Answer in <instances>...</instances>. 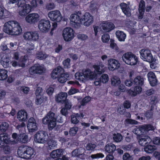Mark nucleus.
I'll return each mask as SVG.
<instances>
[{
	"mask_svg": "<svg viewBox=\"0 0 160 160\" xmlns=\"http://www.w3.org/2000/svg\"><path fill=\"white\" fill-rule=\"evenodd\" d=\"M23 37L25 40L30 41V31L25 32L23 34Z\"/></svg>",
	"mask_w": 160,
	"mask_h": 160,
	"instance_id": "nucleus-58",
	"label": "nucleus"
},
{
	"mask_svg": "<svg viewBox=\"0 0 160 160\" xmlns=\"http://www.w3.org/2000/svg\"><path fill=\"white\" fill-rule=\"evenodd\" d=\"M109 80L108 75L107 74H103L100 77V79H97L94 81V84L96 86L100 85L101 82L106 84Z\"/></svg>",
	"mask_w": 160,
	"mask_h": 160,
	"instance_id": "nucleus-21",
	"label": "nucleus"
},
{
	"mask_svg": "<svg viewBox=\"0 0 160 160\" xmlns=\"http://www.w3.org/2000/svg\"><path fill=\"white\" fill-rule=\"evenodd\" d=\"M27 52H31L32 50H33L35 48L34 45L33 43L28 44L27 43L26 45Z\"/></svg>",
	"mask_w": 160,
	"mask_h": 160,
	"instance_id": "nucleus-54",
	"label": "nucleus"
},
{
	"mask_svg": "<svg viewBox=\"0 0 160 160\" xmlns=\"http://www.w3.org/2000/svg\"><path fill=\"white\" fill-rule=\"evenodd\" d=\"M138 137L139 143L142 146L144 147L148 144H150L152 141V140L148 136L142 135Z\"/></svg>",
	"mask_w": 160,
	"mask_h": 160,
	"instance_id": "nucleus-20",
	"label": "nucleus"
},
{
	"mask_svg": "<svg viewBox=\"0 0 160 160\" xmlns=\"http://www.w3.org/2000/svg\"><path fill=\"white\" fill-rule=\"evenodd\" d=\"M28 3V2L25 0H22L18 3L19 7L18 13L19 15L22 17H24L27 14L29 13L32 9L36 8L38 6L37 0H32L31 2V5Z\"/></svg>",
	"mask_w": 160,
	"mask_h": 160,
	"instance_id": "nucleus-2",
	"label": "nucleus"
},
{
	"mask_svg": "<svg viewBox=\"0 0 160 160\" xmlns=\"http://www.w3.org/2000/svg\"><path fill=\"white\" fill-rule=\"evenodd\" d=\"M28 57L27 56H24L21 60L22 63L21 64L18 63L16 61L12 62V66L13 67H16L18 66L19 67H23L25 66L24 62L27 60Z\"/></svg>",
	"mask_w": 160,
	"mask_h": 160,
	"instance_id": "nucleus-38",
	"label": "nucleus"
},
{
	"mask_svg": "<svg viewBox=\"0 0 160 160\" xmlns=\"http://www.w3.org/2000/svg\"><path fill=\"white\" fill-rule=\"evenodd\" d=\"M115 34L118 40L120 42H124L126 37V35L124 32L118 30L116 32Z\"/></svg>",
	"mask_w": 160,
	"mask_h": 160,
	"instance_id": "nucleus-33",
	"label": "nucleus"
},
{
	"mask_svg": "<svg viewBox=\"0 0 160 160\" xmlns=\"http://www.w3.org/2000/svg\"><path fill=\"white\" fill-rule=\"evenodd\" d=\"M111 84L112 86L117 87L121 83L120 78L116 76H112L111 78Z\"/></svg>",
	"mask_w": 160,
	"mask_h": 160,
	"instance_id": "nucleus-36",
	"label": "nucleus"
},
{
	"mask_svg": "<svg viewBox=\"0 0 160 160\" xmlns=\"http://www.w3.org/2000/svg\"><path fill=\"white\" fill-rule=\"evenodd\" d=\"M148 79L152 86H155L157 83L158 80L155 74L152 72L148 73L147 75Z\"/></svg>",
	"mask_w": 160,
	"mask_h": 160,
	"instance_id": "nucleus-22",
	"label": "nucleus"
},
{
	"mask_svg": "<svg viewBox=\"0 0 160 160\" xmlns=\"http://www.w3.org/2000/svg\"><path fill=\"white\" fill-rule=\"evenodd\" d=\"M96 145L95 144L88 143L86 147V148L88 151H92L95 148Z\"/></svg>",
	"mask_w": 160,
	"mask_h": 160,
	"instance_id": "nucleus-63",
	"label": "nucleus"
},
{
	"mask_svg": "<svg viewBox=\"0 0 160 160\" xmlns=\"http://www.w3.org/2000/svg\"><path fill=\"white\" fill-rule=\"evenodd\" d=\"M101 40L104 43H108L110 39V36L109 34L104 33L101 37Z\"/></svg>",
	"mask_w": 160,
	"mask_h": 160,
	"instance_id": "nucleus-49",
	"label": "nucleus"
},
{
	"mask_svg": "<svg viewBox=\"0 0 160 160\" xmlns=\"http://www.w3.org/2000/svg\"><path fill=\"white\" fill-rule=\"evenodd\" d=\"M123 160H133V157L128 153H125L122 156Z\"/></svg>",
	"mask_w": 160,
	"mask_h": 160,
	"instance_id": "nucleus-57",
	"label": "nucleus"
},
{
	"mask_svg": "<svg viewBox=\"0 0 160 160\" xmlns=\"http://www.w3.org/2000/svg\"><path fill=\"white\" fill-rule=\"evenodd\" d=\"M8 71L4 69H0V81L6 80L8 78Z\"/></svg>",
	"mask_w": 160,
	"mask_h": 160,
	"instance_id": "nucleus-40",
	"label": "nucleus"
},
{
	"mask_svg": "<svg viewBox=\"0 0 160 160\" xmlns=\"http://www.w3.org/2000/svg\"><path fill=\"white\" fill-rule=\"evenodd\" d=\"M142 88L141 86H137L134 87V91L129 90L128 91V93L132 96H135L138 94L140 93L142 91Z\"/></svg>",
	"mask_w": 160,
	"mask_h": 160,
	"instance_id": "nucleus-32",
	"label": "nucleus"
},
{
	"mask_svg": "<svg viewBox=\"0 0 160 160\" xmlns=\"http://www.w3.org/2000/svg\"><path fill=\"white\" fill-rule=\"evenodd\" d=\"M54 91V86L53 85L48 86L46 88V92L49 96H51Z\"/></svg>",
	"mask_w": 160,
	"mask_h": 160,
	"instance_id": "nucleus-47",
	"label": "nucleus"
},
{
	"mask_svg": "<svg viewBox=\"0 0 160 160\" xmlns=\"http://www.w3.org/2000/svg\"><path fill=\"white\" fill-rule=\"evenodd\" d=\"M104 65L102 62H100L99 64H94L93 66V68L95 70V72L98 74H100L104 72L105 71Z\"/></svg>",
	"mask_w": 160,
	"mask_h": 160,
	"instance_id": "nucleus-25",
	"label": "nucleus"
},
{
	"mask_svg": "<svg viewBox=\"0 0 160 160\" xmlns=\"http://www.w3.org/2000/svg\"><path fill=\"white\" fill-rule=\"evenodd\" d=\"M104 157V155L102 153H97L96 154H92L90 156L91 158L92 159L102 158Z\"/></svg>",
	"mask_w": 160,
	"mask_h": 160,
	"instance_id": "nucleus-55",
	"label": "nucleus"
},
{
	"mask_svg": "<svg viewBox=\"0 0 160 160\" xmlns=\"http://www.w3.org/2000/svg\"><path fill=\"white\" fill-rule=\"evenodd\" d=\"M132 132L138 135L144 133L142 126H139L138 127H135Z\"/></svg>",
	"mask_w": 160,
	"mask_h": 160,
	"instance_id": "nucleus-45",
	"label": "nucleus"
},
{
	"mask_svg": "<svg viewBox=\"0 0 160 160\" xmlns=\"http://www.w3.org/2000/svg\"><path fill=\"white\" fill-rule=\"evenodd\" d=\"M70 59L67 58L63 62V64L65 68H69L70 67Z\"/></svg>",
	"mask_w": 160,
	"mask_h": 160,
	"instance_id": "nucleus-60",
	"label": "nucleus"
},
{
	"mask_svg": "<svg viewBox=\"0 0 160 160\" xmlns=\"http://www.w3.org/2000/svg\"><path fill=\"white\" fill-rule=\"evenodd\" d=\"M10 59L6 55H4L3 57H0V63L4 68L8 67L10 65Z\"/></svg>",
	"mask_w": 160,
	"mask_h": 160,
	"instance_id": "nucleus-26",
	"label": "nucleus"
},
{
	"mask_svg": "<svg viewBox=\"0 0 160 160\" xmlns=\"http://www.w3.org/2000/svg\"><path fill=\"white\" fill-rule=\"evenodd\" d=\"M142 126L144 133L146 132H148L150 130H152L154 129V127L150 124L143 125H142Z\"/></svg>",
	"mask_w": 160,
	"mask_h": 160,
	"instance_id": "nucleus-53",
	"label": "nucleus"
},
{
	"mask_svg": "<svg viewBox=\"0 0 160 160\" xmlns=\"http://www.w3.org/2000/svg\"><path fill=\"white\" fill-rule=\"evenodd\" d=\"M10 14V12L6 10H4L0 7V19L6 18Z\"/></svg>",
	"mask_w": 160,
	"mask_h": 160,
	"instance_id": "nucleus-44",
	"label": "nucleus"
},
{
	"mask_svg": "<svg viewBox=\"0 0 160 160\" xmlns=\"http://www.w3.org/2000/svg\"><path fill=\"white\" fill-rule=\"evenodd\" d=\"M81 20L84 26L88 27L92 23L93 17L89 13L86 12L82 16Z\"/></svg>",
	"mask_w": 160,
	"mask_h": 160,
	"instance_id": "nucleus-18",
	"label": "nucleus"
},
{
	"mask_svg": "<svg viewBox=\"0 0 160 160\" xmlns=\"http://www.w3.org/2000/svg\"><path fill=\"white\" fill-rule=\"evenodd\" d=\"M100 28L98 26L94 27V30L95 35L96 36L97 33L99 31L103 32H109L113 30L115 28L114 24L109 21H104L102 22L100 25Z\"/></svg>",
	"mask_w": 160,
	"mask_h": 160,
	"instance_id": "nucleus-6",
	"label": "nucleus"
},
{
	"mask_svg": "<svg viewBox=\"0 0 160 160\" xmlns=\"http://www.w3.org/2000/svg\"><path fill=\"white\" fill-rule=\"evenodd\" d=\"M12 138L14 139L13 141H11V142L12 143H17L19 141V137L17 136V134L16 133H14L12 134Z\"/></svg>",
	"mask_w": 160,
	"mask_h": 160,
	"instance_id": "nucleus-59",
	"label": "nucleus"
},
{
	"mask_svg": "<svg viewBox=\"0 0 160 160\" xmlns=\"http://www.w3.org/2000/svg\"><path fill=\"white\" fill-rule=\"evenodd\" d=\"M27 127L29 132H33L38 130L36 121L33 118H30L28 121Z\"/></svg>",
	"mask_w": 160,
	"mask_h": 160,
	"instance_id": "nucleus-19",
	"label": "nucleus"
},
{
	"mask_svg": "<svg viewBox=\"0 0 160 160\" xmlns=\"http://www.w3.org/2000/svg\"><path fill=\"white\" fill-rule=\"evenodd\" d=\"M63 69L60 66H58L54 69L51 74V77L53 79L58 78L63 72Z\"/></svg>",
	"mask_w": 160,
	"mask_h": 160,
	"instance_id": "nucleus-24",
	"label": "nucleus"
},
{
	"mask_svg": "<svg viewBox=\"0 0 160 160\" xmlns=\"http://www.w3.org/2000/svg\"><path fill=\"white\" fill-rule=\"evenodd\" d=\"M37 58L39 59H43L47 57V55L41 52H38L36 54Z\"/></svg>",
	"mask_w": 160,
	"mask_h": 160,
	"instance_id": "nucleus-52",
	"label": "nucleus"
},
{
	"mask_svg": "<svg viewBox=\"0 0 160 160\" xmlns=\"http://www.w3.org/2000/svg\"><path fill=\"white\" fill-rule=\"evenodd\" d=\"M120 7L122 11L126 16L129 17L131 15V10L128 5L123 2L120 4Z\"/></svg>",
	"mask_w": 160,
	"mask_h": 160,
	"instance_id": "nucleus-27",
	"label": "nucleus"
},
{
	"mask_svg": "<svg viewBox=\"0 0 160 160\" xmlns=\"http://www.w3.org/2000/svg\"><path fill=\"white\" fill-rule=\"evenodd\" d=\"M3 30L8 34L18 36L21 33L22 29L18 22L14 21H11L5 23Z\"/></svg>",
	"mask_w": 160,
	"mask_h": 160,
	"instance_id": "nucleus-1",
	"label": "nucleus"
},
{
	"mask_svg": "<svg viewBox=\"0 0 160 160\" xmlns=\"http://www.w3.org/2000/svg\"><path fill=\"white\" fill-rule=\"evenodd\" d=\"M19 141L25 143L28 140V136L25 133L20 134L19 136Z\"/></svg>",
	"mask_w": 160,
	"mask_h": 160,
	"instance_id": "nucleus-51",
	"label": "nucleus"
},
{
	"mask_svg": "<svg viewBox=\"0 0 160 160\" xmlns=\"http://www.w3.org/2000/svg\"><path fill=\"white\" fill-rule=\"evenodd\" d=\"M145 7V2L144 1H140L138 11L139 14L138 18L139 19H141L143 18V15L144 12V8Z\"/></svg>",
	"mask_w": 160,
	"mask_h": 160,
	"instance_id": "nucleus-29",
	"label": "nucleus"
},
{
	"mask_svg": "<svg viewBox=\"0 0 160 160\" xmlns=\"http://www.w3.org/2000/svg\"><path fill=\"white\" fill-rule=\"evenodd\" d=\"M78 131V128L77 127H73L70 128L69 130L70 134L74 136L75 135Z\"/></svg>",
	"mask_w": 160,
	"mask_h": 160,
	"instance_id": "nucleus-56",
	"label": "nucleus"
},
{
	"mask_svg": "<svg viewBox=\"0 0 160 160\" xmlns=\"http://www.w3.org/2000/svg\"><path fill=\"white\" fill-rule=\"evenodd\" d=\"M156 149V147L154 145L148 144L144 146V151L148 153H151Z\"/></svg>",
	"mask_w": 160,
	"mask_h": 160,
	"instance_id": "nucleus-39",
	"label": "nucleus"
},
{
	"mask_svg": "<svg viewBox=\"0 0 160 160\" xmlns=\"http://www.w3.org/2000/svg\"><path fill=\"white\" fill-rule=\"evenodd\" d=\"M138 122L134 120L130 119H127L125 121V124L127 125L128 124H137Z\"/></svg>",
	"mask_w": 160,
	"mask_h": 160,
	"instance_id": "nucleus-61",
	"label": "nucleus"
},
{
	"mask_svg": "<svg viewBox=\"0 0 160 160\" xmlns=\"http://www.w3.org/2000/svg\"><path fill=\"white\" fill-rule=\"evenodd\" d=\"M40 17L39 14L37 13H32L27 15L25 17L26 22L30 24H34L39 20Z\"/></svg>",
	"mask_w": 160,
	"mask_h": 160,
	"instance_id": "nucleus-16",
	"label": "nucleus"
},
{
	"mask_svg": "<svg viewBox=\"0 0 160 160\" xmlns=\"http://www.w3.org/2000/svg\"><path fill=\"white\" fill-rule=\"evenodd\" d=\"M28 113L24 110L19 111L17 113V118L20 121H25L28 119Z\"/></svg>",
	"mask_w": 160,
	"mask_h": 160,
	"instance_id": "nucleus-23",
	"label": "nucleus"
},
{
	"mask_svg": "<svg viewBox=\"0 0 160 160\" xmlns=\"http://www.w3.org/2000/svg\"><path fill=\"white\" fill-rule=\"evenodd\" d=\"M84 152V150L82 148H80L73 151L72 152V156L73 157L79 156L83 155Z\"/></svg>",
	"mask_w": 160,
	"mask_h": 160,
	"instance_id": "nucleus-42",
	"label": "nucleus"
},
{
	"mask_svg": "<svg viewBox=\"0 0 160 160\" xmlns=\"http://www.w3.org/2000/svg\"><path fill=\"white\" fill-rule=\"evenodd\" d=\"M143 78L140 76H138L134 78L133 83L135 85L141 86L143 84Z\"/></svg>",
	"mask_w": 160,
	"mask_h": 160,
	"instance_id": "nucleus-43",
	"label": "nucleus"
},
{
	"mask_svg": "<svg viewBox=\"0 0 160 160\" xmlns=\"http://www.w3.org/2000/svg\"><path fill=\"white\" fill-rule=\"evenodd\" d=\"M48 16L50 20L52 21L59 22L62 18L60 11L58 10L51 11L48 12Z\"/></svg>",
	"mask_w": 160,
	"mask_h": 160,
	"instance_id": "nucleus-14",
	"label": "nucleus"
},
{
	"mask_svg": "<svg viewBox=\"0 0 160 160\" xmlns=\"http://www.w3.org/2000/svg\"><path fill=\"white\" fill-rule=\"evenodd\" d=\"M69 75L68 73H62L58 77V80L60 83H65L68 79H69Z\"/></svg>",
	"mask_w": 160,
	"mask_h": 160,
	"instance_id": "nucleus-34",
	"label": "nucleus"
},
{
	"mask_svg": "<svg viewBox=\"0 0 160 160\" xmlns=\"http://www.w3.org/2000/svg\"><path fill=\"white\" fill-rule=\"evenodd\" d=\"M62 123L63 120L61 115H58L56 118H55V114L52 112H49L46 116L43 118L42 120V123L44 124H48V127L49 130H52L56 126V122Z\"/></svg>",
	"mask_w": 160,
	"mask_h": 160,
	"instance_id": "nucleus-3",
	"label": "nucleus"
},
{
	"mask_svg": "<svg viewBox=\"0 0 160 160\" xmlns=\"http://www.w3.org/2000/svg\"><path fill=\"white\" fill-rule=\"evenodd\" d=\"M97 76L96 73L90 69L83 70L82 72H77L75 75L76 79L83 82L88 80H93L96 78Z\"/></svg>",
	"mask_w": 160,
	"mask_h": 160,
	"instance_id": "nucleus-4",
	"label": "nucleus"
},
{
	"mask_svg": "<svg viewBox=\"0 0 160 160\" xmlns=\"http://www.w3.org/2000/svg\"><path fill=\"white\" fill-rule=\"evenodd\" d=\"M67 94L65 92H61L58 93L56 97L57 102H63L67 99Z\"/></svg>",
	"mask_w": 160,
	"mask_h": 160,
	"instance_id": "nucleus-28",
	"label": "nucleus"
},
{
	"mask_svg": "<svg viewBox=\"0 0 160 160\" xmlns=\"http://www.w3.org/2000/svg\"><path fill=\"white\" fill-rule=\"evenodd\" d=\"M84 116V115L82 113H77L75 115H72L71 116V122L72 123L77 124L79 121L78 119L81 118H83Z\"/></svg>",
	"mask_w": 160,
	"mask_h": 160,
	"instance_id": "nucleus-30",
	"label": "nucleus"
},
{
	"mask_svg": "<svg viewBox=\"0 0 160 160\" xmlns=\"http://www.w3.org/2000/svg\"><path fill=\"white\" fill-rule=\"evenodd\" d=\"M141 58L144 61L148 62H153L155 61V59L153 57L150 50L148 49H143L140 51Z\"/></svg>",
	"mask_w": 160,
	"mask_h": 160,
	"instance_id": "nucleus-10",
	"label": "nucleus"
},
{
	"mask_svg": "<svg viewBox=\"0 0 160 160\" xmlns=\"http://www.w3.org/2000/svg\"><path fill=\"white\" fill-rule=\"evenodd\" d=\"M122 59L126 64L130 65H135L138 62L137 57L130 52L124 54L122 56Z\"/></svg>",
	"mask_w": 160,
	"mask_h": 160,
	"instance_id": "nucleus-8",
	"label": "nucleus"
},
{
	"mask_svg": "<svg viewBox=\"0 0 160 160\" xmlns=\"http://www.w3.org/2000/svg\"><path fill=\"white\" fill-rule=\"evenodd\" d=\"M152 141L153 144L156 145H160V138L158 137H154L152 140Z\"/></svg>",
	"mask_w": 160,
	"mask_h": 160,
	"instance_id": "nucleus-64",
	"label": "nucleus"
},
{
	"mask_svg": "<svg viewBox=\"0 0 160 160\" xmlns=\"http://www.w3.org/2000/svg\"><path fill=\"white\" fill-rule=\"evenodd\" d=\"M48 135L45 131H39L34 135V141L36 143H44L48 140Z\"/></svg>",
	"mask_w": 160,
	"mask_h": 160,
	"instance_id": "nucleus-9",
	"label": "nucleus"
},
{
	"mask_svg": "<svg viewBox=\"0 0 160 160\" xmlns=\"http://www.w3.org/2000/svg\"><path fill=\"white\" fill-rule=\"evenodd\" d=\"M34 149L27 146L19 147L17 151L18 155L20 158L25 159L32 158L35 155Z\"/></svg>",
	"mask_w": 160,
	"mask_h": 160,
	"instance_id": "nucleus-5",
	"label": "nucleus"
},
{
	"mask_svg": "<svg viewBox=\"0 0 160 160\" xmlns=\"http://www.w3.org/2000/svg\"><path fill=\"white\" fill-rule=\"evenodd\" d=\"M113 139L115 142H119L122 140V137L120 133H114L113 134Z\"/></svg>",
	"mask_w": 160,
	"mask_h": 160,
	"instance_id": "nucleus-48",
	"label": "nucleus"
},
{
	"mask_svg": "<svg viewBox=\"0 0 160 160\" xmlns=\"http://www.w3.org/2000/svg\"><path fill=\"white\" fill-rule=\"evenodd\" d=\"M9 124L6 122H2L0 126V130L2 132H5L8 129Z\"/></svg>",
	"mask_w": 160,
	"mask_h": 160,
	"instance_id": "nucleus-50",
	"label": "nucleus"
},
{
	"mask_svg": "<svg viewBox=\"0 0 160 160\" xmlns=\"http://www.w3.org/2000/svg\"><path fill=\"white\" fill-rule=\"evenodd\" d=\"M72 105L71 103L69 102H67L65 103V108H62L61 110L62 114L64 116H66L68 114V111L69 110Z\"/></svg>",
	"mask_w": 160,
	"mask_h": 160,
	"instance_id": "nucleus-37",
	"label": "nucleus"
},
{
	"mask_svg": "<svg viewBox=\"0 0 160 160\" xmlns=\"http://www.w3.org/2000/svg\"><path fill=\"white\" fill-rule=\"evenodd\" d=\"M38 28L42 32H48L51 28L50 21L48 20L42 19H41L38 23Z\"/></svg>",
	"mask_w": 160,
	"mask_h": 160,
	"instance_id": "nucleus-15",
	"label": "nucleus"
},
{
	"mask_svg": "<svg viewBox=\"0 0 160 160\" xmlns=\"http://www.w3.org/2000/svg\"><path fill=\"white\" fill-rule=\"evenodd\" d=\"M30 41L32 42H37L39 39V36L38 32L36 31H30Z\"/></svg>",
	"mask_w": 160,
	"mask_h": 160,
	"instance_id": "nucleus-35",
	"label": "nucleus"
},
{
	"mask_svg": "<svg viewBox=\"0 0 160 160\" xmlns=\"http://www.w3.org/2000/svg\"><path fill=\"white\" fill-rule=\"evenodd\" d=\"M62 36L64 40L65 41H71L75 36L74 32L71 28H65L62 31Z\"/></svg>",
	"mask_w": 160,
	"mask_h": 160,
	"instance_id": "nucleus-11",
	"label": "nucleus"
},
{
	"mask_svg": "<svg viewBox=\"0 0 160 160\" xmlns=\"http://www.w3.org/2000/svg\"><path fill=\"white\" fill-rule=\"evenodd\" d=\"M116 149V146L112 143L108 144L105 147V151L108 152H113Z\"/></svg>",
	"mask_w": 160,
	"mask_h": 160,
	"instance_id": "nucleus-41",
	"label": "nucleus"
},
{
	"mask_svg": "<svg viewBox=\"0 0 160 160\" xmlns=\"http://www.w3.org/2000/svg\"><path fill=\"white\" fill-rule=\"evenodd\" d=\"M48 148L50 149H53L57 146V142L54 140H50L48 142Z\"/></svg>",
	"mask_w": 160,
	"mask_h": 160,
	"instance_id": "nucleus-46",
	"label": "nucleus"
},
{
	"mask_svg": "<svg viewBox=\"0 0 160 160\" xmlns=\"http://www.w3.org/2000/svg\"><path fill=\"white\" fill-rule=\"evenodd\" d=\"M45 70L43 65L37 64L29 69V72L30 74L33 75L37 74H41L45 72Z\"/></svg>",
	"mask_w": 160,
	"mask_h": 160,
	"instance_id": "nucleus-12",
	"label": "nucleus"
},
{
	"mask_svg": "<svg viewBox=\"0 0 160 160\" xmlns=\"http://www.w3.org/2000/svg\"><path fill=\"white\" fill-rule=\"evenodd\" d=\"M121 64L118 61L114 58H110L108 60V67L109 70L114 71L120 68Z\"/></svg>",
	"mask_w": 160,
	"mask_h": 160,
	"instance_id": "nucleus-17",
	"label": "nucleus"
},
{
	"mask_svg": "<svg viewBox=\"0 0 160 160\" xmlns=\"http://www.w3.org/2000/svg\"><path fill=\"white\" fill-rule=\"evenodd\" d=\"M91 100V97L87 96L84 98L82 100L81 105L84 106L89 102Z\"/></svg>",
	"mask_w": 160,
	"mask_h": 160,
	"instance_id": "nucleus-62",
	"label": "nucleus"
},
{
	"mask_svg": "<svg viewBox=\"0 0 160 160\" xmlns=\"http://www.w3.org/2000/svg\"><path fill=\"white\" fill-rule=\"evenodd\" d=\"M82 17L81 13H78L72 14L70 18V23L75 28H77L79 26L82 22Z\"/></svg>",
	"mask_w": 160,
	"mask_h": 160,
	"instance_id": "nucleus-13",
	"label": "nucleus"
},
{
	"mask_svg": "<svg viewBox=\"0 0 160 160\" xmlns=\"http://www.w3.org/2000/svg\"><path fill=\"white\" fill-rule=\"evenodd\" d=\"M10 143L12 144L10 140L9 137L7 134L0 135V147L3 148L5 153H8L10 152V147L7 145Z\"/></svg>",
	"mask_w": 160,
	"mask_h": 160,
	"instance_id": "nucleus-7",
	"label": "nucleus"
},
{
	"mask_svg": "<svg viewBox=\"0 0 160 160\" xmlns=\"http://www.w3.org/2000/svg\"><path fill=\"white\" fill-rule=\"evenodd\" d=\"M63 154V150L62 149H57L52 151L50 154L52 158H55L60 157Z\"/></svg>",
	"mask_w": 160,
	"mask_h": 160,
	"instance_id": "nucleus-31",
	"label": "nucleus"
}]
</instances>
